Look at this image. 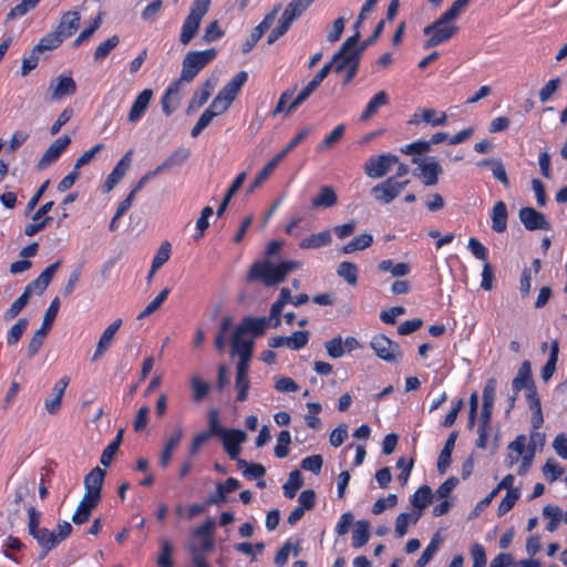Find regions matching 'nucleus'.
<instances>
[{"label":"nucleus","instance_id":"nucleus-34","mask_svg":"<svg viewBox=\"0 0 567 567\" xmlns=\"http://www.w3.org/2000/svg\"><path fill=\"white\" fill-rule=\"evenodd\" d=\"M390 102L389 94L385 91H380L372 96V99L368 102L364 111L362 112L360 120L362 122L371 118L380 107L388 105Z\"/></svg>","mask_w":567,"mask_h":567},{"label":"nucleus","instance_id":"nucleus-4","mask_svg":"<svg viewBox=\"0 0 567 567\" xmlns=\"http://www.w3.org/2000/svg\"><path fill=\"white\" fill-rule=\"evenodd\" d=\"M210 0H193L190 11L183 22L179 41L187 45L198 32L200 22L208 12Z\"/></svg>","mask_w":567,"mask_h":567},{"label":"nucleus","instance_id":"nucleus-30","mask_svg":"<svg viewBox=\"0 0 567 567\" xmlns=\"http://www.w3.org/2000/svg\"><path fill=\"white\" fill-rule=\"evenodd\" d=\"M106 475V471L102 470L99 466H95L90 471L89 474L84 477V488L85 492H91L97 495H102V487L104 483V477Z\"/></svg>","mask_w":567,"mask_h":567},{"label":"nucleus","instance_id":"nucleus-1","mask_svg":"<svg viewBox=\"0 0 567 567\" xmlns=\"http://www.w3.org/2000/svg\"><path fill=\"white\" fill-rule=\"evenodd\" d=\"M300 267L301 262L296 260L281 261L278 265H274L269 260H257L249 268L247 281H258L266 287H272L284 282L289 272Z\"/></svg>","mask_w":567,"mask_h":567},{"label":"nucleus","instance_id":"nucleus-58","mask_svg":"<svg viewBox=\"0 0 567 567\" xmlns=\"http://www.w3.org/2000/svg\"><path fill=\"white\" fill-rule=\"evenodd\" d=\"M190 386L193 390V400L196 402L204 400L210 389L208 382L203 381L198 375H194L192 378Z\"/></svg>","mask_w":567,"mask_h":567},{"label":"nucleus","instance_id":"nucleus-20","mask_svg":"<svg viewBox=\"0 0 567 567\" xmlns=\"http://www.w3.org/2000/svg\"><path fill=\"white\" fill-rule=\"evenodd\" d=\"M122 319H116L113 321L101 334L100 340L96 346V350L93 354L92 360L96 361L99 358H101L111 347L112 341L114 339L115 333L118 331V329L122 326Z\"/></svg>","mask_w":567,"mask_h":567},{"label":"nucleus","instance_id":"nucleus-28","mask_svg":"<svg viewBox=\"0 0 567 567\" xmlns=\"http://www.w3.org/2000/svg\"><path fill=\"white\" fill-rule=\"evenodd\" d=\"M247 80L248 73L246 71H240L229 82H227L218 93L233 103Z\"/></svg>","mask_w":567,"mask_h":567},{"label":"nucleus","instance_id":"nucleus-40","mask_svg":"<svg viewBox=\"0 0 567 567\" xmlns=\"http://www.w3.org/2000/svg\"><path fill=\"white\" fill-rule=\"evenodd\" d=\"M245 178H246V174L245 173H240L233 181V183L228 187V189H227V192H226V194H225L220 205L217 208L216 214H217L218 217L223 216V214L227 209V206H228L229 202L235 196V194L239 190V188L243 186V184L245 182Z\"/></svg>","mask_w":567,"mask_h":567},{"label":"nucleus","instance_id":"nucleus-2","mask_svg":"<svg viewBox=\"0 0 567 567\" xmlns=\"http://www.w3.org/2000/svg\"><path fill=\"white\" fill-rule=\"evenodd\" d=\"M217 56V50L212 48L204 51H189L183 59L182 72L176 81L192 82L195 76Z\"/></svg>","mask_w":567,"mask_h":567},{"label":"nucleus","instance_id":"nucleus-16","mask_svg":"<svg viewBox=\"0 0 567 567\" xmlns=\"http://www.w3.org/2000/svg\"><path fill=\"white\" fill-rule=\"evenodd\" d=\"M61 266V261L58 260L50 266H48L37 279L29 282L24 289H29V292L32 295L34 291L38 295H42L47 287L52 281L54 275L56 274L58 269Z\"/></svg>","mask_w":567,"mask_h":567},{"label":"nucleus","instance_id":"nucleus-19","mask_svg":"<svg viewBox=\"0 0 567 567\" xmlns=\"http://www.w3.org/2000/svg\"><path fill=\"white\" fill-rule=\"evenodd\" d=\"M153 97V91L151 89L143 90L134 100L132 107L128 112V122H138L144 113L146 112L150 102Z\"/></svg>","mask_w":567,"mask_h":567},{"label":"nucleus","instance_id":"nucleus-15","mask_svg":"<svg viewBox=\"0 0 567 567\" xmlns=\"http://www.w3.org/2000/svg\"><path fill=\"white\" fill-rule=\"evenodd\" d=\"M220 440L228 456L237 458L241 452L240 444L247 440V434L243 430L230 429Z\"/></svg>","mask_w":567,"mask_h":567},{"label":"nucleus","instance_id":"nucleus-31","mask_svg":"<svg viewBox=\"0 0 567 567\" xmlns=\"http://www.w3.org/2000/svg\"><path fill=\"white\" fill-rule=\"evenodd\" d=\"M183 434H184L183 427L182 426H176L175 430H174V433L171 435V437L166 442L165 447H164V450H163V452L161 454V457H159V465L163 468L167 467L168 464L171 463L174 450L181 443Z\"/></svg>","mask_w":567,"mask_h":567},{"label":"nucleus","instance_id":"nucleus-8","mask_svg":"<svg viewBox=\"0 0 567 567\" xmlns=\"http://www.w3.org/2000/svg\"><path fill=\"white\" fill-rule=\"evenodd\" d=\"M279 10H280V6L275 7L269 13H267L265 16L262 21L251 30L250 35L241 45L243 53H248L255 48L257 42L264 35V33L270 29Z\"/></svg>","mask_w":567,"mask_h":567},{"label":"nucleus","instance_id":"nucleus-18","mask_svg":"<svg viewBox=\"0 0 567 567\" xmlns=\"http://www.w3.org/2000/svg\"><path fill=\"white\" fill-rule=\"evenodd\" d=\"M70 379L68 377L61 378L54 384L51 395L45 399V410L49 414H56L61 409L62 398L66 386L69 385Z\"/></svg>","mask_w":567,"mask_h":567},{"label":"nucleus","instance_id":"nucleus-64","mask_svg":"<svg viewBox=\"0 0 567 567\" xmlns=\"http://www.w3.org/2000/svg\"><path fill=\"white\" fill-rule=\"evenodd\" d=\"M564 471V467L551 458L543 466V473L550 483L558 480L563 475Z\"/></svg>","mask_w":567,"mask_h":567},{"label":"nucleus","instance_id":"nucleus-63","mask_svg":"<svg viewBox=\"0 0 567 567\" xmlns=\"http://www.w3.org/2000/svg\"><path fill=\"white\" fill-rule=\"evenodd\" d=\"M309 341V331L301 330L295 331L291 336L287 337V347L292 350L303 348Z\"/></svg>","mask_w":567,"mask_h":567},{"label":"nucleus","instance_id":"nucleus-6","mask_svg":"<svg viewBox=\"0 0 567 567\" xmlns=\"http://www.w3.org/2000/svg\"><path fill=\"white\" fill-rule=\"evenodd\" d=\"M437 20H435L433 23L426 25L423 29V33L425 35H431L425 42L423 48L425 50L434 48L440 45L441 43H444L449 41L452 37H454L458 28L456 25H447L446 24H437Z\"/></svg>","mask_w":567,"mask_h":567},{"label":"nucleus","instance_id":"nucleus-27","mask_svg":"<svg viewBox=\"0 0 567 567\" xmlns=\"http://www.w3.org/2000/svg\"><path fill=\"white\" fill-rule=\"evenodd\" d=\"M457 431H452L439 455L437 460V471L440 474H444L452 462V452L455 446V442L457 439Z\"/></svg>","mask_w":567,"mask_h":567},{"label":"nucleus","instance_id":"nucleus-33","mask_svg":"<svg viewBox=\"0 0 567 567\" xmlns=\"http://www.w3.org/2000/svg\"><path fill=\"white\" fill-rule=\"evenodd\" d=\"M254 339H245L243 334L234 330L231 337V353L238 357H252Z\"/></svg>","mask_w":567,"mask_h":567},{"label":"nucleus","instance_id":"nucleus-14","mask_svg":"<svg viewBox=\"0 0 567 567\" xmlns=\"http://www.w3.org/2000/svg\"><path fill=\"white\" fill-rule=\"evenodd\" d=\"M268 326L269 320L266 317H245L235 328V331L243 336L251 334L254 337H259L265 333Z\"/></svg>","mask_w":567,"mask_h":567},{"label":"nucleus","instance_id":"nucleus-60","mask_svg":"<svg viewBox=\"0 0 567 567\" xmlns=\"http://www.w3.org/2000/svg\"><path fill=\"white\" fill-rule=\"evenodd\" d=\"M535 436L543 439V436L539 433L532 434L530 442L528 444V454L523 455L522 463L517 471V474L520 476H524L532 466L533 458L535 455V445H536V443L534 442Z\"/></svg>","mask_w":567,"mask_h":567},{"label":"nucleus","instance_id":"nucleus-50","mask_svg":"<svg viewBox=\"0 0 567 567\" xmlns=\"http://www.w3.org/2000/svg\"><path fill=\"white\" fill-rule=\"evenodd\" d=\"M470 0H455L450 9H447L439 19L437 24H446L455 20L462 10L468 4Z\"/></svg>","mask_w":567,"mask_h":567},{"label":"nucleus","instance_id":"nucleus-24","mask_svg":"<svg viewBox=\"0 0 567 567\" xmlns=\"http://www.w3.org/2000/svg\"><path fill=\"white\" fill-rule=\"evenodd\" d=\"M535 384L533 375H532V365L529 361H524L514 380L512 381V389L517 394L523 389H527L528 386Z\"/></svg>","mask_w":567,"mask_h":567},{"label":"nucleus","instance_id":"nucleus-9","mask_svg":"<svg viewBox=\"0 0 567 567\" xmlns=\"http://www.w3.org/2000/svg\"><path fill=\"white\" fill-rule=\"evenodd\" d=\"M330 73V66L323 65L319 72L312 78V80L299 92V94L290 102L287 107V113H291L298 106H300L310 94L321 84V82Z\"/></svg>","mask_w":567,"mask_h":567},{"label":"nucleus","instance_id":"nucleus-47","mask_svg":"<svg viewBox=\"0 0 567 567\" xmlns=\"http://www.w3.org/2000/svg\"><path fill=\"white\" fill-rule=\"evenodd\" d=\"M32 295L29 292V289H24L22 295L18 297L13 303L6 310L3 318L9 321L14 319L20 311L28 305L29 299Z\"/></svg>","mask_w":567,"mask_h":567},{"label":"nucleus","instance_id":"nucleus-10","mask_svg":"<svg viewBox=\"0 0 567 567\" xmlns=\"http://www.w3.org/2000/svg\"><path fill=\"white\" fill-rule=\"evenodd\" d=\"M518 217L524 227L529 230H549L550 224L546 220L545 215L533 207H523L518 212Z\"/></svg>","mask_w":567,"mask_h":567},{"label":"nucleus","instance_id":"nucleus-56","mask_svg":"<svg viewBox=\"0 0 567 567\" xmlns=\"http://www.w3.org/2000/svg\"><path fill=\"white\" fill-rule=\"evenodd\" d=\"M39 2L40 0H22L8 12L7 21L25 16L29 11L34 9Z\"/></svg>","mask_w":567,"mask_h":567},{"label":"nucleus","instance_id":"nucleus-17","mask_svg":"<svg viewBox=\"0 0 567 567\" xmlns=\"http://www.w3.org/2000/svg\"><path fill=\"white\" fill-rule=\"evenodd\" d=\"M133 151H127L123 157L116 163L113 171L105 181V190L110 192L123 178L131 166Z\"/></svg>","mask_w":567,"mask_h":567},{"label":"nucleus","instance_id":"nucleus-22","mask_svg":"<svg viewBox=\"0 0 567 567\" xmlns=\"http://www.w3.org/2000/svg\"><path fill=\"white\" fill-rule=\"evenodd\" d=\"M80 14L76 11H68L65 12L55 31L62 35L63 40L70 38L80 25Z\"/></svg>","mask_w":567,"mask_h":567},{"label":"nucleus","instance_id":"nucleus-61","mask_svg":"<svg viewBox=\"0 0 567 567\" xmlns=\"http://www.w3.org/2000/svg\"><path fill=\"white\" fill-rule=\"evenodd\" d=\"M230 104V101H228L226 97L218 93L214 97L209 106L205 110V112H210L212 118H214L215 116L225 113L229 109Z\"/></svg>","mask_w":567,"mask_h":567},{"label":"nucleus","instance_id":"nucleus-5","mask_svg":"<svg viewBox=\"0 0 567 567\" xmlns=\"http://www.w3.org/2000/svg\"><path fill=\"white\" fill-rule=\"evenodd\" d=\"M371 348L374 350L378 358L381 360L394 363L402 359L403 352L399 343L394 342L385 334H377L370 342Z\"/></svg>","mask_w":567,"mask_h":567},{"label":"nucleus","instance_id":"nucleus-49","mask_svg":"<svg viewBox=\"0 0 567 567\" xmlns=\"http://www.w3.org/2000/svg\"><path fill=\"white\" fill-rule=\"evenodd\" d=\"M229 429H225L219 423V413L216 409H212L208 412V431H205L204 433L209 434L210 436H218L219 439L227 434Z\"/></svg>","mask_w":567,"mask_h":567},{"label":"nucleus","instance_id":"nucleus-39","mask_svg":"<svg viewBox=\"0 0 567 567\" xmlns=\"http://www.w3.org/2000/svg\"><path fill=\"white\" fill-rule=\"evenodd\" d=\"M433 493L429 485H422L416 492L410 497V503L413 507L422 511L432 503Z\"/></svg>","mask_w":567,"mask_h":567},{"label":"nucleus","instance_id":"nucleus-25","mask_svg":"<svg viewBox=\"0 0 567 567\" xmlns=\"http://www.w3.org/2000/svg\"><path fill=\"white\" fill-rule=\"evenodd\" d=\"M214 87L215 83L212 80H206L205 83L194 92L186 113L190 114L202 107L208 101Z\"/></svg>","mask_w":567,"mask_h":567},{"label":"nucleus","instance_id":"nucleus-37","mask_svg":"<svg viewBox=\"0 0 567 567\" xmlns=\"http://www.w3.org/2000/svg\"><path fill=\"white\" fill-rule=\"evenodd\" d=\"M370 523L368 520L361 519L355 522L354 528L352 530L351 545L354 548H360L364 546L370 539Z\"/></svg>","mask_w":567,"mask_h":567},{"label":"nucleus","instance_id":"nucleus-52","mask_svg":"<svg viewBox=\"0 0 567 567\" xmlns=\"http://www.w3.org/2000/svg\"><path fill=\"white\" fill-rule=\"evenodd\" d=\"M29 320L27 318H20L9 330L7 334V343L9 346L16 344L21 339L22 334L27 330Z\"/></svg>","mask_w":567,"mask_h":567},{"label":"nucleus","instance_id":"nucleus-11","mask_svg":"<svg viewBox=\"0 0 567 567\" xmlns=\"http://www.w3.org/2000/svg\"><path fill=\"white\" fill-rule=\"evenodd\" d=\"M70 143L71 138L68 135L58 137L43 153L38 163V169L43 171L56 162Z\"/></svg>","mask_w":567,"mask_h":567},{"label":"nucleus","instance_id":"nucleus-41","mask_svg":"<svg viewBox=\"0 0 567 567\" xmlns=\"http://www.w3.org/2000/svg\"><path fill=\"white\" fill-rule=\"evenodd\" d=\"M63 42L62 35L55 30L42 37L39 43L33 47V53H42L56 49Z\"/></svg>","mask_w":567,"mask_h":567},{"label":"nucleus","instance_id":"nucleus-53","mask_svg":"<svg viewBox=\"0 0 567 567\" xmlns=\"http://www.w3.org/2000/svg\"><path fill=\"white\" fill-rule=\"evenodd\" d=\"M519 496H520L519 488L509 489V492H506V495L504 496V498L498 504L497 515L498 516H503L506 513H508L515 506V504L518 501Z\"/></svg>","mask_w":567,"mask_h":567},{"label":"nucleus","instance_id":"nucleus-57","mask_svg":"<svg viewBox=\"0 0 567 567\" xmlns=\"http://www.w3.org/2000/svg\"><path fill=\"white\" fill-rule=\"evenodd\" d=\"M120 43V38L117 35H113L107 40L103 41L99 44L94 52V60L102 61L104 60L110 52L115 49Z\"/></svg>","mask_w":567,"mask_h":567},{"label":"nucleus","instance_id":"nucleus-55","mask_svg":"<svg viewBox=\"0 0 567 567\" xmlns=\"http://www.w3.org/2000/svg\"><path fill=\"white\" fill-rule=\"evenodd\" d=\"M59 308H60V299L59 297H55L49 308L47 309L45 313H44V317H43V321H42V326L40 328V330H42L43 332H47L49 333L55 318H56V315H58V311H59Z\"/></svg>","mask_w":567,"mask_h":567},{"label":"nucleus","instance_id":"nucleus-32","mask_svg":"<svg viewBox=\"0 0 567 567\" xmlns=\"http://www.w3.org/2000/svg\"><path fill=\"white\" fill-rule=\"evenodd\" d=\"M361 53L354 49L350 53H344L337 59V52L333 54L332 60L326 65L330 66V72L334 71L336 73H341L343 70L348 69L355 62H360Z\"/></svg>","mask_w":567,"mask_h":567},{"label":"nucleus","instance_id":"nucleus-46","mask_svg":"<svg viewBox=\"0 0 567 567\" xmlns=\"http://www.w3.org/2000/svg\"><path fill=\"white\" fill-rule=\"evenodd\" d=\"M421 515V512H417L415 515L410 513H401L395 519L396 537H403L408 533L409 524H415L420 519Z\"/></svg>","mask_w":567,"mask_h":567},{"label":"nucleus","instance_id":"nucleus-3","mask_svg":"<svg viewBox=\"0 0 567 567\" xmlns=\"http://www.w3.org/2000/svg\"><path fill=\"white\" fill-rule=\"evenodd\" d=\"M58 533L50 530L45 527L30 534L41 547L40 559H43L49 551L58 547L63 540H65L72 533L73 527L69 522L59 523L56 526Z\"/></svg>","mask_w":567,"mask_h":567},{"label":"nucleus","instance_id":"nucleus-7","mask_svg":"<svg viewBox=\"0 0 567 567\" xmlns=\"http://www.w3.org/2000/svg\"><path fill=\"white\" fill-rule=\"evenodd\" d=\"M398 162L399 157L390 153L371 156L364 164V172L371 178H380Z\"/></svg>","mask_w":567,"mask_h":567},{"label":"nucleus","instance_id":"nucleus-38","mask_svg":"<svg viewBox=\"0 0 567 567\" xmlns=\"http://www.w3.org/2000/svg\"><path fill=\"white\" fill-rule=\"evenodd\" d=\"M559 354V342L554 340L550 344L549 358L542 369L540 375L545 382H548L556 371V364Z\"/></svg>","mask_w":567,"mask_h":567},{"label":"nucleus","instance_id":"nucleus-26","mask_svg":"<svg viewBox=\"0 0 567 567\" xmlns=\"http://www.w3.org/2000/svg\"><path fill=\"white\" fill-rule=\"evenodd\" d=\"M338 203V196L332 186L323 185L319 188L318 195L311 199L313 208H331Z\"/></svg>","mask_w":567,"mask_h":567},{"label":"nucleus","instance_id":"nucleus-43","mask_svg":"<svg viewBox=\"0 0 567 567\" xmlns=\"http://www.w3.org/2000/svg\"><path fill=\"white\" fill-rule=\"evenodd\" d=\"M379 269L384 272H391L394 277L408 276L411 271V267L406 262L394 264L391 259H384L380 261Z\"/></svg>","mask_w":567,"mask_h":567},{"label":"nucleus","instance_id":"nucleus-59","mask_svg":"<svg viewBox=\"0 0 567 567\" xmlns=\"http://www.w3.org/2000/svg\"><path fill=\"white\" fill-rule=\"evenodd\" d=\"M291 443L290 432L287 430L281 431L277 436V444L275 446V455L278 458H284L289 454V444Z\"/></svg>","mask_w":567,"mask_h":567},{"label":"nucleus","instance_id":"nucleus-12","mask_svg":"<svg viewBox=\"0 0 567 567\" xmlns=\"http://www.w3.org/2000/svg\"><path fill=\"white\" fill-rule=\"evenodd\" d=\"M48 92L50 93V101H59L65 96L74 95L76 83L72 76L59 75L50 83Z\"/></svg>","mask_w":567,"mask_h":567},{"label":"nucleus","instance_id":"nucleus-36","mask_svg":"<svg viewBox=\"0 0 567 567\" xmlns=\"http://www.w3.org/2000/svg\"><path fill=\"white\" fill-rule=\"evenodd\" d=\"M331 231L329 229L322 230L318 234H312L303 238L299 243L301 249H317L328 246L331 243Z\"/></svg>","mask_w":567,"mask_h":567},{"label":"nucleus","instance_id":"nucleus-45","mask_svg":"<svg viewBox=\"0 0 567 567\" xmlns=\"http://www.w3.org/2000/svg\"><path fill=\"white\" fill-rule=\"evenodd\" d=\"M233 327V318L224 317L218 327L217 334L215 337V347L219 352H223L227 344V334Z\"/></svg>","mask_w":567,"mask_h":567},{"label":"nucleus","instance_id":"nucleus-13","mask_svg":"<svg viewBox=\"0 0 567 567\" xmlns=\"http://www.w3.org/2000/svg\"><path fill=\"white\" fill-rule=\"evenodd\" d=\"M412 163L417 164L424 177L425 186H433L437 183L439 175L443 173L442 166L434 157H425L424 159L413 157Z\"/></svg>","mask_w":567,"mask_h":567},{"label":"nucleus","instance_id":"nucleus-51","mask_svg":"<svg viewBox=\"0 0 567 567\" xmlns=\"http://www.w3.org/2000/svg\"><path fill=\"white\" fill-rule=\"evenodd\" d=\"M173 551H174L173 544L167 539H163L161 542L159 555L157 557V566L158 567H173L174 566V561L172 559Z\"/></svg>","mask_w":567,"mask_h":567},{"label":"nucleus","instance_id":"nucleus-42","mask_svg":"<svg viewBox=\"0 0 567 567\" xmlns=\"http://www.w3.org/2000/svg\"><path fill=\"white\" fill-rule=\"evenodd\" d=\"M373 243V237L371 234H362L358 237H354L347 245L341 248L342 254H352L358 250H363L370 247Z\"/></svg>","mask_w":567,"mask_h":567},{"label":"nucleus","instance_id":"nucleus-23","mask_svg":"<svg viewBox=\"0 0 567 567\" xmlns=\"http://www.w3.org/2000/svg\"><path fill=\"white\" fill-rule=\"evenodd\" d=\"M190 156V150L185 146L176 148L161 165L156 166L161 174L174 167L182 166Z\"/></svg>","mask_w":567,"mask_h":567},{"label":"nucleus","instance_id":"nucleus-44","mask_svg":"<svg viewBox=\"0 0 567 567\" xmlns=\"http://www.w3.org/2000/svg\"><path fill=\"white\" fill-rule=\"evenodd\" d=\"M302 485L303 480L300 472L298 470H293L290 472L287 483H285L282 486L284 495L287 498H293Z\"/></svg>","mask_w":567,"mask_h":567},{"label":"nucleus","instance_id":"nucleus-62","mask_svg":"<svg viewBox=\"0 0 567 567\" xmlns=\"http://www.w3.org/2000/svg\"><path fill=\"white\" fill-rule=\"evenodd\" d=\"M171 251V244L168 241L162 243L152 260L153 268L159 269L169 259Z\"/></svg>","mask_w":567,"mask_h":567},{"label":"nucleus","instance_id":"nucleus-29","mask_svg":"<svg viewBox=\"0 0 567 567\" xmlns=\"http://www.w3.org/2000/svg\"><path fill=\"white\" fill-rule=\"evenodd\" d=\"M315 0H291L282 12L281 19L290 25L299 19Z\"/></svg>","mask_w":567,"mask_h":567},{"label":"nucleus","instance_id":"nucleus-21","mask_svg":"<svg viewBox=\"0 0 567 567\" xmlns=\"http://www.w3.org/2000/svg\"><path fill=\"white\" fill-rule=\"evenodd\" d=\"M181 87V81H174L169 84L164 95L162 96L161 104L163 112L166 116H169L177 107L179 102Z\"/></svg>","mask_w":567,"mask_h":567},{"label":"nucleus","instance_id":"nucleus-35","mask_svg":"<svg viewBox=\"0 0 567 567\" xmlns=\"http://www.w3.org/2000/svg\"><path fill=\"white\" fill-rule=\"evenodd\" d=\"M507 207L502 200L497 202L492 209V229L496 233H503L507 227Z\"/></svg>","mask_w":567,"mask_h":567},{"label":"nucleus","instance_id":"nucleus-48","mask_svg":"<svg viewBox=\"0 0 567 567\" xmlns=\"http://www.w3.org/2000/svg\"><path fill=\"white\" fill-rule=\"evenodd\" d=\"M337 274L351 286H354L358 281V266L351 261L340 262L337 268Z\"/></svg>","mask_w":567,"mask_h":567},{"label":"nucleus","instance_id":"nucleus-54","mask_svg":"<svg viewBox=\"0 0 567 567\" xmlns=\"http://www.w3.org/2000/svg\"><path fill=\"white\" fill-rule=\"evenodd\" d=\"M543 515L549 518L546 529L550 533L555 532L561 519V509L558 506L547 505L543 508Z\"/></svg>","mask_w":567,"mask_h":567}]
</instances>
